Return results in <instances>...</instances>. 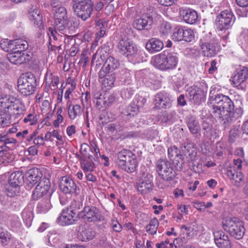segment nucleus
I'll list each match as a JSON object with an SVG mask.
<instances>
[{
	"label": "nucleus",
	"instance_id": "1",
	"mask_svg": "<svg viewBox=\"0 0 248 248\" xmlns=\"http://www.w3.org/2000/svg\"><path fill=\"white\" fill-rule=\"evenodd\" d=\"M208 103L212 117L217 120L225 128L234 123L243 113L241 107L234 108L232 100L229 96L222 94L210 95Z\"/></svg>",
	"mask_w": 248,
	"mask_h": 248
},
{
	"label": "nucleus",
	"instance_id": "2",
	"mask_svg": "<svg viewBox=\"0 0 248 248\" xmlns=\"http://www.w3.org/2000/svg\"><path fill=\"white\" fill-rule=\"evenodd\" d=\"M0 104L2 108L7 109L16 119L21 118L26 110L23 101L12 96L2 98Z\"/></svg>",
	"mask_w": 248,
	"mask_h": 248
},
{
	"label": "nucleus",
	"instance_id": "3",
	"mask_svg": "<svg viewBox=\"0 0 248 248\" xmlns=\"http://www.w3.org/2000/svg\"><path fill=\"white\" fill-rule=\"evenodd\" d=\"M178 58L175 54L167 51L157 54L154 57V65L162 70H170L175 68L178 63Z\"/></svg>",
	"mask_w": 248,
	"mask_h": 248
},
{
	"label": "nucleus",
	"instance_id": "4",
	"mask_svg": "<svg viewBox=\"0 0 248 248\" xmlns=\"http://www.w3.org/2000/svg\"><path fill=\"white\" fill-rule=\"evenodd\" d=\"M17 87L19 92L24 96L32 94L37 86L36 78L31 73L22 74L17 81Z\"/></svg>",
	"mask_w": 248,
	"mask_h": 248
},
{
	"label": "nucleus",
	"instance_id": "5",
	"mask_svg": "<svg viewBox=\"0 0 248 248\" xmlns=\"http://www.w3.org/2000/svg\"><path fill=\"white\" fill-rule=\"evenodd\" d=\"M222 227L232 236L238 240L243 238L246 231L243 222L236 217L223 221Z\"/></svg>",
	"mask_w": 248,
	"mask_h": 248
},
{
	"label": "nucleus",
	"instance_id": "6",
	"mask_svg": "<svg viewBox=\"0 0 248 248\" xmlns=\"http://www.w3.org/2000/svg\"><path fill=\"white\" fill-rule=\"evenodd\" d=\"M71 4L75 14L82 20L85 21L91 16L93 6L92 0H72Z\"/></svg>",
	"mask_w": 248,
	"mask_h": 248
},
{
	"label": "nucleus",
	"instance_id": "7",
	"mask_svg": "<svg viewBox=\"0 0 248 248\" xmlns=\"http://www.w3.org/2000/svg\"><path fill=\"white\" fill-rule=\"evenodd\" d=\"M235 16L230 9L224 10L217 16L215 20L216 28L219 31L230 29L235 21Z\"/></svg>",
	"mask_w": 248,
	"mask_h": 248
},
{
	"label": "nucleus",
	"instance_id": "8",
	"mask_svg": "<svg viewBox=\"0 0 248 248\" xmlns=\"http://www.w3.org/2000/svg\"><path fill=\"white\" fill-rule=\"evenodd\" d=\"M50 187L49 179L46 177H43L33 191L32 199L37 201L41 198H51L53 191Z\"/></svg>",
	"mask_w": 248,
	"mask_h": 248
},
{
	"label": "nucleus",
	"instance_id": "9",
	"mask_svg": "<svg viewBox=\"0 0 248 248\" xmlns=\"http://www.w3.org/2000/svg\"><path fill=\"white\" fill-rule=\"evenodd\" d=\"M118 52L126 57L128 59L135 57L138 55V49L132 41L127 38H122L117 45Z\"/></svg>",
	"mask_w": 248,
	"mask_h": 248
},
{
	"label": "nucleus",
	"instance_id": "10",
	"mask_svg": "<svg viewBox=\"0 0 248 248\" xmlns=\"http://www.w3.org/2000/svg\"><path fill=\"white\" fill-rule=\"evenodd\" d=\"M156 170L158 174L165 181H170L176 177L175 171L171 166V164L167 160L161 159L156 163Z\"/></svg>",
	"mask_w": 248,
	"mask_h": 248
},
{
	"label": "nucleus",
	"instance_id": "11",
	"mask_svg": "<svg viewBox=\"0 0 248 248\" xmlns=\"http://www.w3.org/2000/svg\"><path fill=\"white\" fill-rule=\"evenodd\" d=\"M173 99L167 93L161 92L155 96L154 103L157 109H169L172 105Z\"/></svg>",
	"mask_w": 248,
	"mask_h": 248
},
{
	"label": "nucleus",
	"instance_id": "12",
	"mask_svg": "<svg viewBox=\"0 0 248 248\" xmlns=\"http://www.w3.org/2000/svg\"><path fill=\"white\" fill-rule=\"evenodd\" d=\"M77 212L70 207L62 210L57 220L62 226L73 224L77 220Z\"/></svg>",
	"mask_w": 248,
	"mask_h": 248
},
{
	"label": "nucleus",
	"instance_id": "13",
	"mask_svg": "<svg viewBox=\"0 0 248 248\" xmlns=\"http://www.w3.org/2000/svg\"><path fill=\"white\" fill-rule=\"evenodd\" d=\"M248 78V68L243 66L238 68L231 80L234 87L238 88L245 89L246 85L244 83Z\"/></svg>",
	"mask_w": 248,
	"mask_h": 248
},
{
	"label": "nucleus",
	"instance_id": "14",
	"mask_svg": "<svg viewBox=\"0 0 248 248\" xmlns=\"http://www.w3.org/2000/svg\"><path fill=\"white\" fill-rule=\"evenodd\" d=\"M59 187L60 190L65 194H74L76 196L79 191V188L74 181L67 176H63L61 178Z\"/></svg>",
	"mask_w": 248,
	"mask_h": 248
},
{
	"label": "nucleus",
	"instance_id": "15",
	"mask_svg": "<svg viewBox=\"0 0 248 248\" xmlns=\"http://www.w3.org/2000/svg\"><path fill=\"white\" fill-rule=\"evenodd\" d=\"M26 176L27 177L26 188L30 190L42 180L43 173L40 169L34 168L29 170L26 173Z\"/></svg>",
	"mask_w": 248,
	"mask_h": 248
},
{
	"label": "nucleus",
	"instance_id": "16",
	"mask_svg": "<svg viewBox=\"0 0 248 248\" xmlns=\"http://www.w3.org/2000/svg\"><path fill=\"white\" fill-rule=\"evenodd\" d=\"M79 216L88 222L101 221L102 217L99 210L95 206H85L79 213Z\"/></svg>",
	"mask_w": 248,
	"mask_h": 248
},
{
	"label": "nucleus",
	"instance_id": "17",
	"mask_svg": "<svg viewBox=\"0 0 248 248\" xmlns=\"http://www.w3.org/2000/svg\"><path fill=\"white\" fill-rule=\"evenodd\" d=\"M24 182V175L22 172L19 171L13 172L9 176L8 190L14 194L18 193L20 190V186L22 185Z\"/></svg>",
	"mask_w": 248,
	"mask_h": 248
},
{
	"label": "nucleus",
	"instance_id": "18",
	"mask_svg": "<svg viewBox=\"0 0 248 248\" xmlns=\"http://www.w3.org/2000/svg\"><path fill=\"white\" fill-rule=\"evenodd\" d=\"M179 14L187 24L193 25L200 21L197 12L193 9L181 8L179 9Z\"/></svg>",
	"mask_w": 248,
	"mask_h": 248
},
{
	"label": "nucleus",
	"instance_id": "19",
	"mask_svg": "<svg viewBox=\"0 0 248 248\" xmlns=\"http://www.w3.org/2000/svg\"><path fill=\"white\" fill-rule=\"evenodd\" d=\"M119 66L120 62L118 60L112 56H109L99 72V78H104L107 73H113L112 72L117 69Z\"/></svg>",
	"mask_w": 248,
	"mask_h": 248
},
{
	"label": "nucleus",
	"instance_id": "20",
	"mask_svg": "<svg viewBox=\"0 0 248 248\" xmlns=\"http://www.w3.org/2000/svg\"><path fill=\"white\" fill-rule=\"evenodd\" d=\"M153 17L148 14H142L133 22V27L138 30H150L153 24Z\"/></svg>",
	"mask_w": 248,
	"mask_h": 248
},
{
	"label": "nucleus",
	"instance_id": "21",
	"mask_svg": "<svg viewBox=\"0 0 248 248\" xmlns=\"http://www.w3.org/2000/svg\"><path fill=\"white\" fill-rule=\"evenodd\" d=\"M186 123L190 133L196 138L201 136V128L199 121L196 117L187 116L185 119Z\"/></svg>",
	"mask_w": 248,
	"mask_h": 248
},
{
	"label": "nucleus",
	"instance_id": "22",
	"mask_svg": "<svg viewBox=\"0 0 248 248\" xmlns=\"http://www.w3.org/2000/svg\"><path fill=\"white\" fill-rule=\"evenodd\" d=\"M8 54V59L12 63L15 64H21L31 61V57L30 55L17 50H14Z\"/></svg>",
	"mask_w": 248,
	"mask_h": 248
},
{
	"label": "nucleus",
	"instance_id": "23",
	"mask_svg": "<svg viewBox=\"0 0 248 248\" xmlns=\"http://www.w3.org/2000/svg\"><path fill=\"white\" fill-rule=\"evenodd\" d=\"M56 27L55 28L49 27L48 28L47 35L49 36L48 41V48L52 51L55 50L56 48H61V44H60V37H62L58 32Z\"/></svg>",
	"mask_w": 248,
	"mask_h": 248
},
{
	"label": "nucleus",
	"instance_id": "24",
	"mask_svg": "<svg viewBox=\"0 0 248 248\" xmlns=\"http://www.w3.org/2000/svg\"><path fill=\"white\" fill-rule=\"evenodd\" d=\"M187 92L190 101L194 104L199 105L204 96V91L197 85L188 88Z\"/></svg>",
	"mask_w": 248,
	"mask_h": 248
},
{
	"label": "nucleus",
	"instance_id": "25",
	"mask_svg": "<svg viewBox=\"0 0 248 248\" xmlns=\"http://www.w3.org/2000/svg\"><path fill=\"white\" fill-rule=\"evenodd\" d=\"M214 241L218 248H232L229 236L223 231L218 230L213 233Z\"/></svg>",
	"mask_w": 248,
	"mask_h": 248
},
{
	"label": "nucleus",
	"instance_id": "26",
	"mask_svg": "<svg viewBox=\"0 0 248 248\" xmlns=\"http://www.w3.org/2000/svg\"><path fill=\"white\" fill-rule=\"evenodd\" d=\"M153 186L152 176L149 174H147L145 176L139 180L138 189L141 194H146L152 189Z\"/></svg>",
	"mask_w": 248,
	"mask_h": 248
},
{
	"label": "nucleus",
	"instance_id": "27",
	"mask_svg": "<svg viewBox=\"0 0 248 248\" xmlns=\"http://www.w3.org/2000/svg\"><path fill=\"white\" fill-rule=\"evenodd\" d=\"M200 46L204 57H214L218 51L217 45L211 42L201 43Z\"/></svg>",
	"mask_w": 248,
	"mask_h": 248
},
{
	"label": "nucleus",
	"instance_id": "28",
	"mask_svg": "<svg viewBox=\"0 0 248 248\" xmlns=\"http://www.w3.org/2000/svg\"><path fill=\"white\" fill-rule=\"evenodd\" d=\"M14 159L15 155L7 146H0V163L7 165Z\"/></svg>",
	"mask_w": 248,
	"mask_h": 248
},
{
	"label": "nucleus",
	"instance_id": "29",
	"mask_svg": "<svg viewBox=\"0 0 248 248\" xmlns=\"http://www.w3.org/2000/svg\"><path fill=\"white\" fill-rule=\"evenodd\" d=\"M227 174L232 183L235 186H239L243 181L244 176L240 171H236L235 169L230 168L227 170Z\"/></svg>",
	"mask_w": 248,
	"mask_h": 248
},
{
	"label": "nucleus",
	"instance_id": "30",
	"mask_svg": "<svg viewBox=\"0 0 248 248\" xmlns=\"http://www.w3.org/2000/svg\"><path fill=\"white\" fill-rule=\"evenodd\" d=\"M203 135L206 139L211 140L215 135V130L209 119H206L202 124Z\"/></svg>",
	"mask_w": 248,
	"mask_h": 248
},
{
	"label": "nucleus",
	"instance_id": "31",
	"mask_svg": "<svg viewBox=\"0 0 248 248\" xmlns=\"http://www.w3.org/2000/svg\"><path fill=\"white\" fill-rule=\"evenodd\" d=\"M163 47V43L160 40L155 38L149 39L146 44V48L150 53L159 51Z\"/></svg>",
	"mask_w": 248,
	"mask_h": 248
},
{
	"label": "nucleus",
	"instance_id": "32",
	"mask_svg": "<svg viewBox=\"0 0 248 248\" xmlns=\"http://www.w3.org/2000/svg\"><path fill=\"white\" fill-rule=\"evenodd\" d=\"M138 166L136 158V155H134L125 161L123 165H121L119 168L124 171L131 173L136 171Z\"/></svg>",
	"mask_w": 248,
	"mask_h": 248
},
{
	"label": "nucleus",
	"instance_id": "33",
	"mask_svg": "<svg viewBox=\"0 0 248 248\" xmlns=\"http://www.w3.org/2000/svg\"><path fill=\"white\" fill-rule=\"evenodd\" d=\"M30 19L40 29L43 27V17L40 10L31 8L29 11Z\"/></svg>",
	"mask_w": 248,
	"mask_h": 248
},
{
	"label": "nucleus",
	"instance_id": "34",
	"mask_svg": "<svg viewBox=\"0 0 248 248\" xmlns=\"http://www.w3.org/2000/svg\"><path fill=\"white\" fill-rule=\"evenodd\" d=\"M73 22L68 18L56 24V29L63 34H71Z\"/></svg>",
	"mask_w": 248,
	"mask_h": 248
},
{
	"label": "nucleus",
	"instance_id": "35",
	"mask_svg": "<svg viewBox=\"0 0 248 248\" xmlns=\"http://www.w3.org/2000/svg\"><path fill=\"white\" fill-rule=\"evenodd\" d=\"M53 10L54 11V18L55 25L68 18L67 15V11L64 7H57L56 6Z\"/></svg>",
	"mask_w": 248,
	"mask_h": 248
},
{
	"label": "nucleus",
	"instance_id": "36",
	"mask_svg": "<svg viewBox=\"0 0 248 248\" xmlns=\"http://www.w3.org/2000/svg\"><path fill=\"white\" fill-rule=\"evenodd\" d=\"M51 198H43L37 204L36 211L37 213H46L52 207L50 202Z\"/></svg>",
	"mask_w": 248,
	"mask_h": 248
},
{
	"label": "nucleus",
	"instance_id": "37",
	"mask_svg": "<svg viewBox=\"0 0 248 248\" xmlns=\"http://www.w3.org/2000/svg\"><path fill=\"white\" fill-rule=\"evenodd\" d=\"M139 111L138 107L136 106L135 102H133L123 110L122 113L124 117L130 119L136 115Z\"/></svg>",
	"mask_w": 248,
	"mask_h": 248
},
{
	"label": "nucleus",
	"instance_id": "38",
	"mask_svg": "<svg viewBox=\"0 0 248 248\" xmlns=\"http://www.w3.org/2000/svg\"><path fill=\"white\" fill-rule=\"evenodd\" d=\"M45 82L46 86L51 90H55L59 82V78L58 76L47 71L45 75Z\"/></svg>",
	"mask_w": 248,
	"mask_h": 248
},
{
	"label": "nucleus",
	"instance_id": "39",
	"mask_svg": "<svg viewBox=\"0 0 248 248\" xmlns=\"http://www.w3.org/2000/svg\"><path fill=\"white\" fill-rule=\"evenodd\" d=\"M11 115L10 111L2 108L0 111V126L2 127L9 126L11 123Z\"/></svg>",
	"mask_w": 248,
	"mask_h": 248
},
{
	"label": "nucleus",
	"instance_id": "40",
	"mask_svg": "<svg viewBox=\"0 0 248 248\" xmlns=\"http://www.w3.org/2000/svg\"><path fill=\"white\" fill-rule=\"evenodd\" d=\"M81 239L82 241H87L93 239L95 235V231L88 226H85L80 232Z\"/></svg>",
	"mask_w": 248,
	"mask_h": 248
},
{
	"label": "nucleus",
	"instance_id": "41",
	"mask_svg": "<svg viewBox=\"0 0 248 248\" xmlns=\"http://www.w3.org/2000/svg\"><path fill=\"white\" fill-rule=\"evenodd\" d=\"M134 154L130 151L126 149H123L117 153L118 157V166L120 167L123 165L127 159L131 157Z\"/></svg>",
	"mask_w": 248,
	"mask_h": 248
},
{
	"label": "nucleus",
	"instance_id": "42",
	"mask_svg": "<svg viewBox=\"0 0 248 248\" xmlns=\"http://www.w3.org/2000/svg\"><path fill=\"white\" fill-rule=\"evenodd\" d=\"M102 80V85L106 90H109L114 87L116 79L114 73H107Z\"/></svg>",
	"mask_w": 248,
	"mask_h": 248
},
{
	"label": "nucleus",
	"instance_id": "43",
	"mask_svg": "<svg viewBox=\"0 0 248 248\" xmlns=\"http://www.w3.org/2000/svg\"><path fill=\"white\" fill-rule=\"evenodd\" d=\"M21 216L26 225L28 227L31 226L33 217L32 210L29 208H25L22 212Z\"/></svg>",
	"mask_w": 248,
	"mask_h": 248
},
{
	"label": "nucleus",
	"instance_id": "44",
	"mask_svg": "<svg viewBox=\"0 0 248 248\" xmlns=\"http://www.w3.org/2000/svg\"><path fill=\"white\" fill-rule=\"evenodd\" d=\"M14 50H17L24 52V51L28 48V42L22 39H17L13 40Z\"/></svg>",
	"mask_w": 248,
	"mask_h": 248
},
{
	"label": "nucleus",
	"instance_id": "45",
	"mask_svg": "<svg viewBox=\"0 0 248 248\" xmlns=\"http://www.w3.org/2000/svg\"><path fill=\"white\" fill-rule=\"evenodd\" d=\"M77 157L81 161V165L84 171H92L94 168V164L92 160V158L89 161H85L86 158H82L79 155H77Z\"/></svg>",
	"mask_w": 248,
	"mask_h": 248
},
{
	"label": "nucleus",
	"instance_id": "46",
	"mask_svg": "<svg viewBox=\"0 0 248 248\" xmlns=\"http://www.w3.org/2000/svg\"><path fill=\"white\" fill-rule=\"evenodd\" d=\"M159 222L157 219L155 217L153 218L150 220L149 224L146 226V232L151 235L155 234Z\"/></svg>",
	"mask_w": 248,
	"mask_h": 248
},
{
	"label": "nucleus",
	"instance_id": "47",
	"mask_svg": "<svg viewBox=\"0 0 248 248\" xmlns=\"http://www.w3.org/2000/svg\"><path fill=\"white\" fill-rule=\"evenodd\" d=\"M81 114V107L79 105H73L68 110V115L71 119H75Z\"/></svg>",
	"mask_w": 248,
	"mask_h": 248
},
{
	"label": "nucleus",
	"instance_id": "48",
	"mask_svg": "<svg viewBox=\"0 0 248 248\" xmlns=\"http://www.w3.org/2000/svg\"><path fill=\"white\" fill-rule=\"evenodd\" d=\"M170 160L172 161L173 165L177 170H182L183 165L184 163L183 155H178Z\"/></svg>",
	"mask_w": 248,
	"mask_h": 248
},
{
	"label": "nucleus",
	"instance_id": "49",
	"mask_svg": "<svg viewBox=\"0 0 248 248\" xmlns=\"http://www.w3.org/2000/svg\"><path fill=\"white\" fill-rule=\"evenodd\" d=\"M0 46L6 52L13 51L14 49L13 40L4 39L0 42Z\"/></svg>",
	"mask_w": 248,
	"mask_h": 248
},
{
	"label": "nucleus",
	"instance_id": "50",
	"mask_svg": "<svg viewBox=\"0 0 248 248\" xmlns=\"http://www.w3.org/2000/svg\"><path fill=\"white\" fill-rule=\"evenodd\" d=\"M91 149L89 146L86 143H83L80 146L79 152L82 155V158H87L88 159H91L93 158L92 155H90L88 153V151Z\"/></svg>",
	"mask_w": 248,
	"mask_h": 248
},
{
	"label": "nucleus",
	"instance_id": "51",
	"mask_svg": "<svg viewBox=\"0 0 248 248\" xmlns=\"http://www.w3.org/2000/svg\"><path fill=\"white\" fill-rule=\"evenodd\" d=\"M183 28L180 26L176 27L172 35V39L174 41H181L183 40Z\"/></svg>",
	"mask_w": 248,
	"mask_h": 248
},
{
	"label": "nucleus",
	"instance_id": "52",
	"mask_svg": "<svg viewBox=\"0 0 248 248\" xmlns=\"http://www.w3.org/2000/svg\"><path fill=\"white\" fill-rule=\"evenodd\" d=\"M183 40L186 42H191L194 38V34L191 29H183Z\"/></svg>",
	"mask_w": 248,
	"mask_h": 248
},
{
	"label": "nucleus",
	"instance_id": "53",
	"mask_svg": "<svg viewBox=\"0 0 248 248\" xmlns=\"http://www.w3.org/2000/svg\"><path fill=\"white\" fill-rule=\"evenodd\" d=\"M38 118L37 115L32 113H30L27 115L23 119L25 123H29L30 125H34L37 122Z\"/></svg>",
	"mask_w": 248,
	"mask_h": 248
},
{
	"label": "nucleus",
	"instance_id": "54",
	"mask_svg": "<svg viewBox=\"0 0 248 248\" xmlns=\"http://www.w3.org/2000/svg\"><path fill=\"white\" fill-rule=\"evenodd\" d=\"M107 26V23L104 22L102 20H99L98 21L96 24V27L97 29H99V33H96V34L99 36V37H102L105 34L106 27Z\"/></svg>",
	"mask_w": 248,
	"mask_h": 248
},
{
	"label": "nucleus",
	"instance_id": "55",
	"mask_svg": "<svg viewBox=\"0 0 248 248\" xmlns=\"http://www.w3.org/2000/svg\"><path fill=\"white\" fill-rule=\"evenodd\" d=\"M183 151L186 155L189 156L195 157L196 156V152L190 144H187L185 146Z\"/></svg>",
	"mask_w": 248,
	"mask_h": 248
},
{
	"label": "nucleus",
	"instance_id": "56",
	"mask_svg": "<svg viewBox=\"0 0 248 248\" xmlns=\"http://www.w3.org/2000/svg\"><path fill=\"white\" fill-rule=\"evenodd\" d=\"M171 29V26L169 22H165L163 23L160 27V32L164 34H167L170 31Z\"/></svg>",
	"mask_w": 248,
	"mask_h": 248
},
{
	"label": "nucleus",
	"instance_id": "57",
	"mask_svg": "<svg viewBox=\"0 0 248 248\" xmlns=\"http://www.w3.org/2000/svg\"><path fill=\"white\" fill-rule=\"evenodd\" d=\"M133 93L134 90L131 88L123 89L121 92V96L124 99L130 98Z\"/></svg>",
	"mask_w": 248,
	"mask_h": 248
},
{
	"label": "nucleus",
	"instance_id": "58",
	"mask_svg": "<svg viewBox=\"0 0 248 248\" xmlns=\"http://www.w3.org/2000/svg\"><path fill=\"white\" fill-rule=\"evenodd\" d=\"M181 229H185L186 236L189 238H192L194 237V234H195V235L197 234V231L194 230V229L192 228L191 227H186L185 225H182L181 226Z\"/></svg>",
	"mask_w": 248,
	"mask_h": 248
},
{
	"label": "nucleus",
	"instance_id": "59",
	"mask_svg": "<svg viewBox=\"0 0 248 248\" xmlns=\"http://www.w3.org/2000/svg\"><path fill=\"white\" fill-rule=\"evenodd\" d=\"M123 73V75L124 76L123 82L125 85H129L131 83V76L129 73V71L126 69H124L122 71Z\"/></svg>",
	"mask_w": 248,
	"mask_h": 248
},
{
	"label": "nucleus",
	"instance_id": "60",
	"mask_svg": "<svg viewBox=\"0 0 248 248\" xmlns=\"http://www.w3.org/2000/svg\"><path fill=\"white\" fill-rule=\"evenodd\" d=\"M239 130L237 128H233L230 130L229 140L230 142H233L238 137Z\"/></svg>",
	"mask_w": 248,
	"mask_h": 248
},
{
	"label": "nucleus",
	"instance_id": "61",
	"mask_svg": "<svg viewBox=\"0 0 248 248\" xmlns=\"http://www.w3.org/2000/svg\"><path fill=\"white\" fill-rule=\"evenodd\" d=\"M111 226L114 231L119 232L122 230V225L118 222L117 220H112Z\"/></svg>",
	"mask_w": 248,
	"mask_h": 248
},
{
	"label": "nucleus",
	"instance_id": "62",
	"mask_svg": "<svg viewBox=\"0 0 248 248\" xmlns=\"http://www.w3.org/2000/svg\"><path fill=\"white\" fill-rule=\"evenodd\" d=\"M10 241V237L7 233H0V241L3 245H7Z\"/></svg>",
	"mask_w": 248,
	"mask_h": 248
},
{
	"label": "nucleus",
	"instance_id": "63",
	"mask_svg": "<svg viewBox=\"0 0 248 248\" xmlns=\"http://www.w3.org/2000/svg\"><path fill=\"white\" fill-rule=\"evenodd\" d=\"M104 97L105 98L106 108L111 104L115 100V98L113 95L110 94L105 93L104 94Z\"/></svg>",
	"mask_w": 248,
	"mask_h": 248
},
{
	"label": "nucleus",
	"instance_id": "64",
	"mask_svg": "<svg viewBox=\"0 0 248 248\" xmlns=\"http://www.w3.org/2000/svg\"><path fill=\"white\" fill-rule=\"evenodd\" d=\"M94 102H95L96 107L99 109L102 108H106L104 95L103 97H100L96 99L95 101L94 100Z\"/></svg>",
	"mask_w": 248,
	"mask_h": 248
}]
</instances>
